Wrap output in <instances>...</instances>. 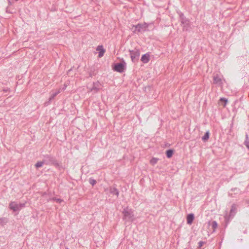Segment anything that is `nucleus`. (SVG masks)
Here are the masks:
<instances>
[{
  "label": "nucleus",
  "instance_id": "obj_1",
  "mask_svg": "<svg viewBox=\"0 0 249 249\" xmlns=\"http://www.w3.org/2000/svg\"><path fill=\"white\" fill-rule=\"evenodd\" d=\"M122 213L123 214V219L126 222H132L134 220L133 211L131 209L128 207L124 208Z\"/></svg>",
  "mask_w": 249,
  "mask_h": 249
},
{
  "label": "nucleus",
  "instance_id": "obj_2",
  "mask_svg": "<svg viewBox=\"0 0 249 249\" xmlns=\"http://www.w3.org/2000/svg\"><path fill=\"white\" fill-rule=\"evenodd\" d=\"M134 28L133 32L134 33H143L147 30L148 24L146 23H139L136 25H133Z\"/></svg>",
  "mask_w": 249,
  "mask_h": 249
},
{
  "label": "nucleus",
  "instance_id": "obj_3",
  "mask_svg": "<svg viewBox=\"0 0 249 249\" xmlns=\"http://www.w3.org/2000/svg\"><path fill=\"white\" fill-rule=\"evenodd\" d=\"M102 87L101 84L98 81H97L93 82L91 86H88V89L89 91L95 93L101 89Z\"/></svg>",
  "mask_w": 249,
  "mask_h": 249
},
{
  "label": "nucleus",
  "instance_id": "obj_4",
  "mask_svg": "<svg viewBox=\"0 0 249 249\" xmlns=\"http://www.w3.org/2000/svg\"><path fill=\"white\" fill-rule=\"evenodd\" d=\"M25 207V203L18 204L16 202L13 201L9 204V208L14 212L19 211L22 208Z\"/></svg>",
  "mask_w": 249,
  "mask_h": 249
},
{
  "label": "nucleus",
  "instance_id": "obj_5",
  "mask_svg": "<svg viewBox=\"0 0 249 249\" xmlns=\"http://www.w3.org/2000/svg\"><path fill=\"white\" fill-rule=\"evenodd\" d=\"M125 63L123 61L115 64L113 67V70L117 72H122L125 69Z\"/></svg>",
  "mask_w": 249,
  "mask_h": 249
},
{
  "label": "nucleus",
  "instance_id": "obj_6",
  "mask_svg": "<svg viewBox=\"0 0 249 249\" xmlns=\"http://www.w3.org/2000/svg\"><path fill=\"white\" fill-rule=\"evenodd\" d=\"M43 160L44 164L47 165L54 164L55 161L54 158L49 155H46L44 156V159Z\"/></svg>",
  "mask_w": 249,
  "mask_h": 249
},
{
  "label": "nucleus",
  "instance_id": "obj_7",
  "mask_svg": "<svg viewBox=\"0 0 249 249\" xmlns=\"http://www.w3.org/2000/svg\"><path fill=\"white\" fill-rule=\"evenodd\" d=\"M105 192L107 193V194H110L113 195H115L116 197H118L119 192L117 188L113 187H109V188H105Z\"/></svg>",
  "mask_w": 249,
  "mask_h": 249
},
{
  "label": "nucleus",
  "instance_id": "obj_8",
  "mask_svg": "<svg viewBox=\"0 0 249 249\" xmlns=\"http://www.w3.org/2000/svg\"><path fill=\"white\" fill-rule=\"evenodd\" d=\"M213 83L218 86H221L223 83L222 76L217 74L213 75Z\"/></svg>",
  "mask_w": 249,
  "mask_h": 249
},
{
  "label": "nucleus",
  "instance_id": "obj_9",
  "mask_svg": "<svg viewBox=\"0 0 249 249\" xmlns=\"http://www.w3.org/2000/svg\"><path fill=\"white\" fill-rule=\"evenodd\" d=\"M130 56L133 61L138 59L140 55V53L136 48L134 50H130Z\"/></svg>",
  "mask_w": 249,
  "mask_h": 249
},
{
  "label": "nucleus",
  "instance_id": "obj_10",
  "mask_svg": "<svg viewBox=\"0 0 249 249\" xmlns=\"http://www.w3.org/2000/svg\"><path fill=\"white\" fill-rule=\"evenodd\" d=\"M106 50L104 49V48H97L96 51L95 52V53H98V57L99 58L102 57L105 53Z\"/></svg>",
  "mask_w": 249,
  "mask_h": 249
},
{
  "label": "nucleus",
  "instance_id": "obj_11",
  "mask_svg": "<svg viewBox=\"0 0 249 249\" xmlns=\"http://www.w3.org/2000/svg\"><path fill=\"white\" fill-rule=\"evenodd\" d=\"M149 60V54L146 53L142 55L141 57V61L144 63H147Z\"/></svg>",
  "mask_w": 249,
  "mask_h": 249
},
{
  "label": "nucleus",
  "instance_id": "obj_12",
  "mask_svg": "<svg viewBox=\"0 0 249 249\" xmlns=\"http://www.w3.org/2000/svg\"><path fill=\"white\" fill-rule=\"evenodd\" d=\"M236 212V206L234 204H233L231 206V208L230 213L229 217H231V218L233 217L234 216V215L235 214Z\"/></svg>",
  "mask_w": 249,
  "mask_h": 249
},
{
  "label": "nucleus",
  "instance_id": "obj_13",
  "mask_svg": "<svg viewBox=\"0 0 249 249\" xmlns=\"http://www.w3.org/2000/svg\"><path fill=\"white\" fill-rule=\"evenodd\" d=\"M194 219V215L193 213H190L187 216V223L188 224H191Z\"/></svg>",
  "mask_w": 249,
  "mask_h": 249
},
{
  "label": "nucleus",
  "instance_id": "obj_14",
  "mask_svg": "<svg viewBox=\"0 0 249 249\" xmlns=\"http://www.w3.org/2000/svg\"><path fill=\"white\" fill-rule=\"evenodd\" d=\"M60 92V90L58 89L56 91L52 93L49 98V102H51Z\"/></svg>",
  "mask_w": 249,
  "mask_h": 249
},
{
  "label": "nucleus",
  "instance_id": "obj_15",
  "mask_svg": "<svg viewBox=\"0 0 249 249\" xmlns=\"http://www.w3.org/2000/svg\"><path fill=\"white\" fill-rule=\"evenodd\" d=\"M210 133L209 131H207L205 133L204 135L202 137V139L203 141L205 142L207 141L209 138Z\"/></svg>",
  "mask_w": 249,
  "mask_h": 249
},
{
  "label": "nucleus",
  "instance_id": "obj_16",
  "mask_svg": "<svg viewBox=\"0 0 249 249\" xmlns=\"http://www.w3.org/2000/svg\"><path fill=\"white\" fill-rule=\"evenodd\" d=\"M158 160H159V159L158 158H152L151 159V160H150V163L151 165H154L155 164H156L157 163Z\"/></svg>",
  "mask_w": 249,
  "mask_h": 249
},
{
  "label": "nucleus",
  "instance_id": "obj_17",
  "mask_svg": "<svg viewBox=\"0 0 249 249\" xmlns=\"http://www.w3.org/2000/svg\"><path fill=\"white\" fill-rule=\"evenodd\" d=\"M173 154V151L171 149H169L166 151V156L167 158H171Z\"/></svg>",
  "mask_w": 249,
  "mask_h": 249
},
{
  "label": "nucleus",
  "instance_id": "obj_18",
  "mask_svg": "<svg viewBox=\"0 0 249 249\" xmlns=\"http://www.w3.org/2000/svg\"><path fill=\"white\" fill-rule=\"evenodd\" d=\"M43 164H44L43 160L38 161L35 164V166L36 168H38L41 167L43 166Z\"/></svg>",
  "mask_w": 249,
  "mask_h": 249
},
{
  "label": "nucleus",
  "instance_id": "obj_19",
  "mask_svg": "<svg viewBox=\"0 0 249 249\" xmlns=\"http://www.w3.org/2000/svg\"><path fill=\"white\" fill-rule=\"evenodd\" d=\"M245 145L249 149V139L248 135L247 134L246 135V140L245 141Z\"/></svg>",
  "mask_w": 249,
  "mask_h": 249
},
{
  "label": "nucleus",
  "instance_id": "obj_20",
  "mask_svg": "<svg viewBox=\"0 0 249 249\" xmlns=\"http://www.w3.org/2000/svg\"><path fill=\"white\" fill-rule=\"evenodd\" d=\"M211 226H212V227L213 229V231H215V230L216 229V228L217 227V222L215 221H212Z\"/></svg>",
  "mask_w": 249,
  "mask_h": 249
},
{
  "label": "nucleus",
  "instance_id": "obj_21",
  "mask_svg": "<svg viewBox=\"0 0 249 249\" xmlns=\"http://www.w3.org/2000/svg\"><path fill=\"white\" fill-rule=\"evenodd\" d=\"M7 222V219L6 218H0V224L3 225Z\"/></svg>",
  "mask_w": 249,
  "mask_h": 249
},
{
  "label": "nucleus",
  "instance_id": "obj_22",
  "mask_svg": "<svg viewBox=\"0 0 249 249\" xmlns=\"http://www.w3.org/2000/svg\"><path fill=\"white\" fill-rule=\"evenodd\" d=\"M220 101L222 102H224V104L223 105V106L224 107H226L227 103L228 102V100L225 98H220Z\"/></svg>",
  "mask_w": 249,
  "mask_h": 249
},
{
  "label": "nucleus",
  "instance_id": "obj_23",
  "mask_svg": "<svg viewBox=\"0 0 249 249\" xmlns=\"http://www.w3.org/2000/svg\"><path fill=\"white\" fill-rule=\"evenodd\" d=\"M51 200L55 201L56 202L58 203H60L63 201V200L60 198H56L55 197L52 198Z\"/></svg>",
  "mask_w": 249,
  "mask_h": 249
},
{
  "label": "nucleus",
  "instance_id": "obj_24",
  "mask_svg": "<svg viewBox=\"0 0 249 249\" xmlns=\"http://www.w3.org/2000/svg\"><path fill=\"white\" fill-rule=\"evenodd\" d=\"M89 182L92 186H94L96 184V181L95 179L90 178L89 179Z\"/></svg>",
  "mask_w": 249,
  "mask_h": 249
},
{
  "label": "nucleus",
  "instance_id": "obj_25",
  "mask_svg": "<svg viewBox=\"0 0 249 249\" xmlns=\"http://www.w3.org/2000/svg\"><path fill=\"white\" fill-rule=\"evenodd\" d=\"M199 243L200 244V246H202V242H200Z\"/></svg>",
  "mask_w": 249,
  "mask_h": 249
},
{
  "label": "nucleus",
  "instance_id": "obj_26",
  "mask_svg": "<svg viewBox=\"0 0 249 249\" xmlns=\"http://www.w3.org/2000/svg\"><path fill=\"white\" fill-rule=\"evenodd\" d=\"M97 47H103V46L102 45H98Z\"/></svg>",
  "mask_w": 249,
  "mask_h": 249
},
{
  "label": "nucleus",
  "instance_id": "obj_27",
  "mask_svg": "<svg viewBox=\"0 0 249 249\" xmlns=\"http://www.w3.org/2000/svg\"><path fill=\"white\" fill-rule=\"evenodd\" d=\"M45 105H46V106L48 105V104H47V103H45Z\"/></svg>",
  "mask_w": 249,
  "mask_h": 249
}]
</instances>
